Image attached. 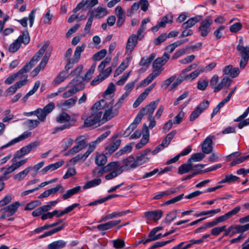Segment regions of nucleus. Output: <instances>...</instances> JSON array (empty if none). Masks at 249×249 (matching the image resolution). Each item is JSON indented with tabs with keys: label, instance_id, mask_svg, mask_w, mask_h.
Here are the masks:
<instances>
[{
	"label": "nucleus",
	"instance_id": "52",
	"mask_svg": "<svg viewBox=\"0 0 249 249\" xmlns=\"http://www.w3.org/2000/svg\"><path fill=\"white\" fill-rule=\"evenodd\" d=\"M77 98H71L66 100L62 105L63 107L70 108L73 106L77 101Z\"/></svg>",
	"mask_w": 249,
	"mask_h": 249
},
{
	"label": "nucleus",
	"instance_id": "43",
	"mask_svg": "<svg viewBox=\"0 0 249 249\" xmlns=\"http://www.w3.org/2000/svg\"><path fill=\"white\" fill-rule=\"evenodd\" d=\"M73 125V124H72L71 123H67L59 126H56L53 129L52 133L53 134H55L58 132L63 131L66 129L70 128Z\"/></svg>",
	"mask_w": 249,
	"mask_h": 249
},
{
	"label": "nucleus",
	"instance_id": "17",
	"mask_svg": "<svg viewBox=\"0 0 249 249\" xmlns=\"http://www.w3.org/2000/svg\"><path fill=\"white\" fill-rule=\"evenodd\" d=\"M213 136L207 137L202 143V151L204 154H208L213 151Z\"/></svg>",
	"mask_w": 249,
	"mask_h": 249
},
{
	"label": "nucleus",
	"instance_id": "51",
	"mask_svg": "<svg viewBox=\"0 0 249 249\" xmlns=\"http://www.w3.org/2000/svg\"><path fill=\"white\" fill-rule=\"evenodd\" d=\"M208 81L206 79H200L197 82V89L201 90H204L208 86Z\"/></svg>",
	"mask_w": 249,
	"mask_h": 249
},
{
	"label": "nucleus",
	"instance_id": "33",
	"mask_svg": "<svg viewBox=\"0 0 249 249\" xmlns=\"http://www.w3.org/2000/svg\"><path fill=\"white\" fill-rule=\"evenodd\" d=\"M173 16L172 15H167L161 18L158 22L161 28L165 27L167 23H171L173 22Z\"/></svg>",
	"mask_w": 249,
	"mask_h": 249
},
{
	"label": "nucleus",
	"instance_id": "44",
	"mask_svg": "<svg viewBox=\"0 0 249 249\" xmlns=\"http://www.w3.org/2000/svg\"><path fill=\"white\" fill-rule=\"evenodd\" d=\"M205 157L204 153H196L193 154L191 157L188 159L189 162H192L193 161H199Z\"/></svg>",
	"mask_w": 249,
	"mask_h": 249
},
{
	"label": "nucleus",
	"instance_id": "5",
	"mask_svg": "<svg viewBox=\"0 0 249 249\" xmlns=\"http://www.w3.org/2000/svg\"><path fill=\"white\" fill-rule=\"evenodd\" d=\"M153 71L145 79L142 81L140 84V87H144L149 84L153 80L157 77L163 70L162 66L159 65H154L153 63Z\"/></svg>",
	"mask_w": 249,
	"mask_h": 249
},
{
	"label": "nucleus",
	"instance_id": "14",
	"mask_svg": "<svg viewBox=\"0 0 249 249\" xmlns=\"http://www.w3.org/2000/svg\"><path fill=\"white\" fill-rule=\"evenodd\" d=\"M27 76L25 77L24 80L19 81L16 82L14 85L10 86L6 90L7 95H11L14 94L18 89L25 85L27 83Z\"/></svg>",
	"mask_w": 249,
	"mask_h": 249
},
{
	"label": "nucleus",
	"instance_id": "19",
	"mask_svg": "<svg viewBox=\"0 0 249 249\" xmlns=\"http://www.w3.org/2000/svg\"><path fill=\"white\" fill-rule=\"evenodd\" d=\"M115 14L118 18L117 26L119 28L124 24L125 20L124 12L121 6H118L116 7Z\"/></svg>",
	"mask_w": 249,
	"mask_h": 249
},
{
	"label": "nucleus",
	"instance_id": "9",
	"mask_svg": "<svg viewBox=\"0 0 249 249\" xmlns=\"http://www.w3.org/2000/svg\"><path fill=\"white\" fill-rule=\"evenodd\" d=\"M43 54V53L39 50L32 57L30 61L27 63L21 69H20V72L29 71L39 60V58L42 56Z\"/></svg>",
	"mask_w": 249,
	"mask_h": 249
},
{
	"label": "nucleus",
	"instance_id": "2",
	"mask_svg": "<svg viewBox=\"0 0 249 249\" xmlns=\"http://www.w3.org/2000/svg\"><path fill=\"white\" fill-rule=\"evenodd\" d=\"M101 100H103L105 104L103 107V111H104V113H103L102 119V122L104 123L116 116L119 113V108L114 104L113 100L107 101V99H103Z\"/></svg>",
	"mask_w": 249,
	"mask_h": 249
},
{
	"label": "nucleus",
	"instance_id": "20",
	"mask_svg": "<svg viewBox=\"0 0 249 249\" xmlns=\"http://www.w3.org/2000/svg\"><path fill=\"white\" fill-rule=\"evenodd\" d=\"M162 213L161 210L148 211L144 213V216L148 220L157 221L161 217Z\"/></svg>",
	"mask_w": 249,
	"mask_h": 249
},
{
	"label": "nucleus",
	"instance_id": "59",
	"mask_svg": "<svg viewBox=\"0 0 249 249\" xmlns=\"http://www.w3.org/2000/svg\"><path fill=\"white\" fill-rule=\"evenodd\" d=\"M12 200V196L11 195H7L5 196L0 201V206L2 207L9 203Z\"/></svg>",
	"mask_w": 249,
	"mask_h": 249
},
{
	"label": "nucleus",
	"instance_id": "35",
	"mask_svg": "<svg viewBox=\"0 0 249 249\" xmlns=\"http://www.w3.org/2000/svg\"><path fill=\"white\" fill-rule=\"evenodd\" d=\"M169 58V54L165 53L162 57H158L156 59L153 63H154V65H159L160 66H162L165 64Z\"/></svg>",
	"mask_w": 249,
	"mask_h": 249
},
{
	"label": "nucleus",
	"instance_id": "38",
	"mask_svg": "<svg viewBox=\"0 0 249 249\" xmlns=\"http://www.w3.org/2000/svg\"><path fill=\"white\" fill-rule=\"evenodd\" d=\"M95 161L97 165L103 166L107 163V158L104 154H99L97 155Z\"/></svg>",
	"mask_w": 249,
	"mask_h": 249
},
{
	"label": "nucleus",
	"instance_id": "25",
	"mask_svg": "<svg viewBox=\"0 0 249 249\" xmlns=\"http://www.w3.org/2000/svg\"><path fill=\"white\" fill-rule=\"evenodd\" d=\"M71 120L70 115L65 112L59 113L55 118L56 122L59 124L68 123Z\"/></svg>",
	"mask_w": 249,
	"mask_h": 249
},
{
	"label": "nucleus",
	"instance_id": "23",
	"mask_svg": "<svg viewBox=\"0 0 249 249\" xmlns=\"http://www.w3.org/2000/svg\"><path fill=\"white\" fill-rule=\"evenodd\" d=\"M40 144V142L35 141L30 143L27 145L22 147L21 149V152L23 153L25 155L29 153L33 150L35 149Z\"/></svg>",
	"mask_w": 249,
	"mask_h": 249
},
{
	"label": "nucleus",
	"instance_id": "11",
	"mask_svg": "<svg viewBox=\"0 0 249 249\" xmlns=\"http://www.w3.org/2000/svg\"><path fill=\"white\" fill-rule=\"evenodd\" d=\"M138 37L135 34L132 35L128 39L125 48V53L130 54L138 43Z\"/></svg>",
	"mask_w": 249,
	"mask_h": 249
},
{
	"label": "nucleus",
	"instance_id": "29",
	"mask_svg": "<svg viewBox=\"0 0 249 249\" xmlns=\"http://www.w3.org/2000/svg\"><path fill=\"white\" fill-rule=\"evenodd\" d=\"M81 190L80 186H76L72 189H69L62 195V198L66 200L71 197L72 196L77 194Z\"/></svg>",
	"mask_w": 249,
	"mask_h": 249
},
{
	"label": "nucleus",
	"instance_id": "40",
	"mask_svg": "<svg viewBox=\"0 0 249 249\" xmlns=\"http://www.w3.org/2000/svg\"><path fill=\"white\" fill-rule=\"evenodd\" d=\"M96 66V63L94 62L92 65L91 66L89 70V71L87 72V73L85 74L84 77L82 78L84 80H89L91 77L92 75L93 74L95 69Z\"/></svg>",
	"mask_w": 249,
	"mask_h": 249
},
{
	"label": "nucleus",
	"instance_id": "18",
	"mask_svg": "<svg viewBox=\"0 0 249 249\" xmlns=\"http://www.w3.org/2000/svg\"><path fill=\"white\" fill-rule=\"evenodd\" d=\"M150 152V149H146L141 152L135 158V160L138 167L148 161L149 158L147 154Z\"/></svg>",
	"mask_w": 249,
	"mask_h": 249
},
{
	"label": "nucleus",
	"instance_id": "36",
	"mask_svg": "<svg viewBox=\"0 0 249 249\" xmlns=\"http://www.w3.org/2000/svg\"><path fill=\"white\" fill-rule=\"evenodd\" d=\"M102 182L100 178H96L88 181L83 187L84 189H87L90 188L95 187L100 185Z\"/></svg>",
	"mask_w": 249,
	"mask_h": 249
},
{
	"label": "nucleus",
	"instance_id": "1",
	"mask_svg": "<svg viewBox=\"0 0 249 249\" xmlns=\"http://www.w3.org/2000/svg\"><path fill=\"white\" fill-rule=\"evenodd\" d=\"M105 105L103 100L96 102L91 107L90 115L84 121V125L89 127L102 122L103 107Z\"/></svg>",
	"mask_w": 249,
	"mask_h": 249
},
{
	"label": "nucleus",
	"instance_id": "30",
	"mask_svg": "<svg viewBox=\"0 0 249 249\" xmlns=\"http://www.w3.org/2000/svg\"><path fill=\"white\" fill-rule=\"evenodd\" d=\"M121 141L120 140H117L111 143L109 145L106 147V149L107 151V154H111L115 152L120 146Z\"/></svg>",
	"mask_w": 249,
	"mask_h": 249
},
{
	"label": "nucleus",
	"instance_id": "60",
	"mask_svg": "<svg viewBox=\"0 0 249 249\" xmlns=\"http://www.w3.org/2000/svg\"><path fill=\"white\" fill-rule=\"evenodd\" d=\"M111 60V57H106L98 66V70H103L106 66L110 62Z\"/></svg>",
	"mask_w": 249,
	"mask_h": 249
},
{
	"label": "nucleus",
	"instance_id": "16",
	"mask_svg": "<svg viewBox=\"0 0 249 249\" xmlns=\"http://www.w3.org/2000/svg\"><path fill=\"white\" fill-rule=\"evenodd\" d=\"M89 13H90V15L92 16L93 18H101L107 14V11L105 8L99 6L93 10H90Z\"/></svg>",
	"mask_w": 249,
	"mask_h": 249
},
{
	"label": "nucleus",
	"instance_id": "7",
	"mask_svg": "<svg viewBox=\"0 0 249 249\" xmlns=\"http://www.w3.org/2000/svg\"><path fill=\"white\" fill-rule=\"evenodd\" d=\"M213 20L210 18H207L202 20L198 28V31L202 37H206L211 32V26Z\"/></svg>",
	"mask_w": 249,
	"mask_h": 249
},
{
	"label": "nucleus",
	"instance_id": "21",
	"mask_svg": "<svg viewBox=\"0 0 249 249\" xmlns=\"http://www.w3.org/2000/svg\"><path fill=\"white\" fill-rule=\"evenodd\" d=\"M202 19V16L201 15H197L192 17L184 22L181 25V28H187L191 29L197 22L200 21Z\"/></svg>",
	"mask_w": 249,
	"mask_h": 249
},
{
	"label": "nucleus",
	"instance_id": "24",
	"mask_svg": "<svg viewBox=\"0 0 249 249\" xmlns=\"http://www.w3.org/2000/svg\"><path fill=\"white\" fill-rule=\"evenodd\" d=\"M194 168V166H193V163L189 162V160H188L186 163L181 165L179 167L178 173L179 174H185L193 170Z\"/></svg>",
	"mask_w": 249,
	"mask_h": 249
},
{
	"label": "nucleus",
	"instance_id": "47",
	"mask_svg": "<svg viewBox=\"0 0 249 249\" xmlns=\"http://www.w3.org/2000/svg\"><path fill=\"white\" fill-rule=\"evenodd\" d=\"M79 205V203H74L71 206L67 207L64 210L60 212V214L57 215V217H60L64 214L72 211L75 208Z\"/></svg>",
	"mask_w": 249,
	"mask_h": 249
},
{
	"label": "nucleus",
	"instance_id": "57",
	"mask_svg": "<svg viewBox=\"0 0 249 249\" xmlns=\"http://www.w3.org/2000/svg\"><path fill=\"white\" fill-rule=\"evenodd\" d=\"M167 38V34L166 33H163L154 40V44L156 45H159L162 42H164Z\"/></svg>",
	"mask_w": 249,
	"mask_h": 249
},
{
	"label": "nucleus",
	"instance_id": "63",
	"mask_svg": "<svg viewBox=\"0 0 249 249\" xmlns=\"http://www.w3.org/2000/svg\"><path fill=\"white\" fill-rule=\"evenodd\" d=\"M242 24L240 22H236L231 26L230 31L232 33H237L242 28Z\"/></svg>",
	"mask_w": 249,
	"mask_h": 249
},
{
	"label": "nucleus",
	"instance_id": "13",
	"mask_svg": "<svg viewBox=\"0 0 249 249\" xmlns=\"http://www.w3.org/2000/svg\"><path fill=\"white\" fill-rule=\"evenodd\" d=\"M122 162L124 164V165L122 166L123 171L124 170H130L138 167L135 158L133 156H129L128 158L124 159L122 160Z\"/></svg>",
	"mask_w": 249,
	"mask_h": 249
},
{
	"label": "nucleus",
	"instance_id": "10",
	"mask_svg": "<svg viewBox=\"0 0 249 249\" xmlns=\"http://www.w3.org/2000/svg\"><path fill=\"white\" fill-rule=\"evenodd\" d=\"M67 87H71L76 93L84 89L85 84L80 77L76 76L69 83Z\"/></svg>",
	"mask_w": 249,
	"mask_h": 249
},
{
	"label": "nucleus",
	"instance_id": "32",
	"mask_svg": "<svg viewBox=\"0 0 249 249\" xmlns=\"http://www.w3.org/2000/svg\"><path fill=\"white\" fill-rule=\"evenodd\" d=\"M88 157L85 153L84 154H79L76 156L75 157L72 158L69 161H68V164L69 165H74L77 162L79 161L80 160H83L84 161Z\"/></svg>",
	"mask_w": 249,
	"mask_h": 249
},
{
	"label": "nucleus",
	"instance_id": "4",
	"mask_svg": "<svg viewBox=\"0 0 249 249\" xmlns=\"http://www.w3.org/2000/svg\"><path fill=\"white\" fill-rule=\"evenodd\" d=\"M219 81V77L217 74H214L211 78L210 81V86L213 89L214 92H217L221 90L223 87L227 85L228 87L231 84V80L228 76L224 77L220 82L217 84Z\"/></svg>",
	"mask_w": 249,
	"mask_h": 249
},
{
	"label": "nucleus",
	"instance_id": "61",
	"mask_svg": "<svg viewBox=\"0 0 249 249\" xmlns=\"http://www.w3.org/2000/svg\"><path fill=\"white\" fill-rule=\"evenodd\" d=\"M184 117V112L181 110L180 111L178 114L176 116L174 119V123L175 124H179L182 121L183 118Z\"/></svg>",
	"mask_w": 249,
	"mask_h": 249
},
{
	"label": "nucleus",
	"instance_id": "49",
	"mask_svg": "<svg viewBox=\"0 0 249 249\" xmlns=\"http://www.w3.org/2000/svg\"><path fill=\"white\" fill-rule=\"evenodd\" d=\"M239 179V178L236 176H234L232 174L227 175L225 178L222 179L219 183H231Z\"/></svg>",
	"mask_w": 249,
	"mask_h": 249
},
{
	"label": "nucleus",
	"instance_id": "22",
	"mask_svg": "<svg viewBox=\"0 0 249 249\" xmlns=\"http://www.w3.org/2000/svg\"><path fill=\"white\" fill-rule=\"evenodd\" d=\"M121 222L120 220L109 221L106 223L99 224L97 226V228L99 231H106L111 229Z\"/></svg>",
	"mask_w": 249,
	"mask_h": 249
},
{
	"label": "nucleus",
	"instance_id": "42",
	"mask_svg": "<svg viewBox=\"0 0 249 249\" xmlns=\"http://www.w3.org/2000/svg\"><path fill=\"white\" fill-rule=\"evenodd\" d=\"M36 116L40 122H44L47 115L42 108H38L36 109Z\"/></svg>",
	"mask_w": 249,
	"mask_h": 249
},
{
	"label": "nucleus",
	"instance_id": "6",
	"mask_svg": "<svg viewBox=\"0 0 249 249\" xmlns=\"http://www.w3.org/2000/svg\"><path fill=\"white\" fill-rule=\"evenodd\" d=\"M75 142L77 145L70 149L68 152L64 154L65 156L74 155L75 154L80 152L83 149L87 147V143L84 136H80L76 138Z\"/></svg>",
	"mask_w": 249,
	"mask_h": 249
},
{
	"label": "nucleus",
	"instance_id": "41",
	"mask_svg": "<svg viewBox=\"0 0 249 249\" xmlns=\"http://www.w3.org/2000/svg\"><path fill=\"white\" fill-rule=\"evenodd\" d=\"M38 120H28L25 122V125L30 129L32 130L40 124Z\"/></svg>",
	"mask_w": 249,
	"mask_h": 249
},
{
	"label": "nucleus",
	"instance_id": "54",
	"mask_svg": "<svg viewBox=\"0 0 249 249\" xmlns=\"http://www.w3.org/2000/svg\"><path fill=\"white\" fill-rule=\"evenodd\" d=\"M57 212H58V210H54L52 213H50V212L47 213H46L43 214L41 216V218L42 220H45L48 218H49V219L52 218L54 216H55L56 217H57V215L59 214H57Z\"/></svg>",
	"mask_w": 249,
	"mask_h": 249
},
{
	"label": "nucleus",
	"instance_id": "39",
	"mask_svg": "<svg viewBox=\"0 0 249 249\" xmlns=\"http://www.w3.org/2000/svg\"><path fill=\"white\" fill-rule=\"evenodd\" d=\"M132 147L131 144L128 143L118 151L116 153V155L117 157H119L123 154L130 153L132 151Z\"/></svg>",
	"mask_w": 249,
	"mask_h": 249
},
{
	"label": "nucleus",
	"instance_id": "45",
	"mask_svg": "<svg viewBox=\"0 0 249 249\" xmlns=\"http://www.w3.org/2000/svg\"><path fill=\"white\" fill-rule=\"evenodd\" d=\"M107 53V52L106 49H102L93 55L92 59L95 61L100 60L105 57Z\"/></svg>",
	"mask_w": 249,
	"mask_h": 249
},
{
	"label": "nucleus",
	"instance_id": "34",
	"mask_svg": "<svg viewBox=\"0 0 249 249\" xmlns=\"http://www.w3.org/2000/svg\"><path fill=\"white\" fill-rule=\"evenodd\" d=\"M17 40L19 42L20 44H21V43L24 44H28L30 42V38L28 31L27 30L24 31L22 33V35L19 36Z\"/></svg>",
	"mask_w": 249,
	"mask_h": 249
},
{
	"label": "nucleus",
	"instance_id": "62",
	"mask_svg": "<svg viewBox=\"0 0 249 249\" xmlns=\"http://www.w3.org/2000/svg\"><path fill=\"white\" fill-rule=\"evenodd\" d=\"M55 105L53 102H51L46 105L42 109L48 115L54 108Z\"/></svg>",
	"mask_w": 249,
	"mask_h": 249
},
{
	"label": "nucleus",
	"instance_id": "56",
	"mask_svg": "<svg viewBox=\"0 0 249 249\" xmlns=\"http://www.w3.org/2000/svg\"><path fill=\"white\" fill-rule=\"evenodd\" d=\"M50 195L52 194H54L56 193L58 191H60L61 193L64 192V188L63 187L61 184H59L57 185L55 187L52 188L48 189Z\"/></svg>",
	"mask_w": 249,
	"mask_h": 249
},
{
	"label": "nucleus",
	"instance_id": "27",
	"mask_svg": "<svg viewBox=\"0 0 249 249\" xmlns=\"http://www.w3.org/2000/svg\"><path fill=\"white\" fill-rule=\"evenodd\" d=\"M129 212L128 210L123 211L121 212H114L112 213H109L107 214V215L102 217V221H105L109 219H113L114 218H116L119 216H121L122 215H125L127 214Z\"/></svg>",
	"mask_w": 249,
	"mask_h": 249
},
{
	"label": "nucleus",
	"instance_id": "26",
	"mask_svg": "<svg viewBox=\"0 0 249 249\" xmlns=\"http://www.w3.org/2000/svg\"><path fill=\"white\" fill-rule=\"evenodd\" d=\"M66 245V242L59 240L50 243L48 246V249H62Z\"/></svg>",
	"mask_w": 249,
	"mask_h": 249
},
{
	"label": "nucleus",
	"instance_id": "15",
	"mask_svg": "<svg viewBox=\"0 0 249 249\" xmlns=\"http://www.w3.org/2000/svg\"><path fill=\"white\" fill-rule=\"evenodd\" d=\"M105 171L115 172L121 174L123 172V167L119 161L111 162L105 166Z\"/></svg>",
	"mask_w": 249,
	"mask_h": 249
},
{
	"label": "nucleus",
	"instance_id": "50",
	"mask_svg": "<svg viewBox=\"0 0 249 249\" xmlns=\"http://www.w3.org/2000/svg\"><path fill=\"white\" fill-rule=\"evenodd\" d=\"M67 77V73L65 71L61 72L59 75L55 78L53 81V83L55 85L58 84L64 81V80Z\"/></svg>",
	"mask_w": 249,
	"mask_h": 249
},
{
	"label": "nucleus",
	"instance_id": "3",
	"mask_svg": "<svg viewBox=\"0 0 249 249\" xmlns=\"http://www.w3.org/2000/svg\"><path fill=\"white\" fill-rule=\"evenodd\" d=\"M236 49L241 56L240 68L241 69H243L247 65L249 60V45L246 47L244 46L242 37H241L239 40V43L237 46Z\"/></svg>",
	"mask_w": 249,
	"mask_h": 249
},
{
	"label": "nucleus",
	"instance_id": "46",
	"mask_svg": "<svg viewBox=\"0 0 249 249\" xmlns=\"http://www.w3.org/2000/svg\"><path fill=\"white\" fill-rule=\"evenodd\" d=\"M85 46L83 45L81 46H78L76 48L73 57L75 61H78L81 56V53L84 50Z\"/></svg>",
	"mask_w": 249,
	"mask_h": 249
},
{
	"label": "nucleus",
	"instance_id": "28",
	"mask_svg": "<svg viewBox=\"0 0 249 249\" xmlns=\"http://www.w3.org/2000/svg\"><path fill=\"white\" fill-rule=\"evenodd\" d=\"M32 169V166H28L23 171L14 176V179L17 181H20L23 179Z\"/></svg>",
	"mask_w": 249,
	"mask_h": 249
},
{
	"label": "nucleus",
	"instance_id": "48",
	"mask_svg": "<svg viewBox=\"0 0 249 249\" xmlns=\"http://www.w3.org/2000/svg\"><path fill=\"white\" fill-rule=\"evenodd\" d=\"M203 71V70L202 68H199L197 70H195V71H193L189 74L186 75L184 79H194L197 77L201 72Z\"/></svg>",
	"mask_w": 249,
	"mask_h": 249
},
{
	"label": "nucleus",
	"instance_id": "31",
	"mask_svg": "<svg viewBox=\"0 0 249 249\" xmlns=\"http://www.w3.org/2000/svg\"><path fill=\"white\" fill-rule=\"evenodd\" d=\"M129 58H126V59L123 61L118 68L115 70L114 76H118L121 74L128 66Z\"/></svg>",
	"mask_w": 249,
	"mask_h": 249
},
{
	"label": "nucleus",
	"instance_id": "12",
	"mask_svg": "<svg viewBox=\"0 0 249 249\" xmlns=\"http://www.w3.org/2000/svg\"><path fill=\"white\" fill-rule=\"evenodd\" d=\"M20 205V204L18 201H16L2 208L0 212L6 213L7 216H11L15 214Z\"/></svg>",
	"mask_w": 249,
	"mask_h": 249
},
{
	"label": "nucleus",
	"instance_id": "53",
	"mask_svg": "<svg viewBox=\"0 0 249 249\" xmlns=\"http://www.w3.org/2000/svg\"><path fill=\"white\" fill-rule=\"evenodd\" d=\"M20 46V43L16 39L14 42L10 44L9 47V51L13 53H15L19 49Z\"/></svg>",
	"mask_w": 249,
	"mask_h": 249
},
{
	"label": "nucleus",
	"instance_id": "58",
	"mask_svg": "<svg viewBox=\"0 0 249 249\" xmlns=\"http://www.w3.org/2000/svg\"><path fill=\"white\" fill-rule=\"evenodd\" d=\"M113 246L116 249H121L125 246V242L124 240L117 239L112 241Z\"/></svg>",
	"mask_w": 249,
	"mask_h": 249
},
{
	"label": "nucleus",
	"instance_id": "64",
	"mask_svg": "<svg viewBox=\"0 0 249 249\" xmlns=\"http://www.w3.org/2000/svg\"><path fill=\"white\" fill-rule=\"evenodd\" d=\"M201 114V111L198 108H196V109L191 113L189 120L191 122L194 121L196 120L200 114Z\"/></svg>",
	"mask_w": 249,
	"mask_h": 249
},
{
	"label": "nucleus",
	"instance_id": "37",
	"mask_svg": "<svg viewBox=\"0 0 249 249\" xmlns=\"http://www.w3.org/2000/svg\"><path fill=\"white\" fill-rule=\"evenodd\" d=\"M20 70L16 73H14L9 76L4 81V83L6 85H10L13 83L15 80L17 79L18 75L26 73L27 71L20 72Z\"/></svg>",
	"mask_w": 249,
	"mask_h": 249
},
{
	"label": "nucleus",
	"instance_id": "55",
	"mask_svg": "<svg viewBox=\"0 0 249 249\" xmlns=\"http://www.w3.org/2000/svg\"><path fill=\"white\" fill-rule=\"evenodd\" d=\"M226 228V225L214 228L211 230V234L213 235L217 236L223 231Z\"/></svg>",
	"mask_w": 249,
	"mask_h": 249
},
{
	"label": "nucleus",
	"instance_id": "8",
	"mask_svg": "<svg viewBox=\"0 0 249 249\" xmlns=\"http://www.w3.org/2000/svg\"><path fill=\"white\" fill-rule=\"evenodd\" d=\"M159 102V100H157L150 102L148 105L143 107L140 112L143 116L147 115L148 117H152L155 109L158 106Z\"/></svg>",
	"mask_w": 249,
	"mask_h": 249
}]
</instances>
